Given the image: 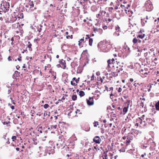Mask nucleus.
Instances as JSON below:
<instances>
[{"instance_id": "nucleus-21", "label": "nucleus", "mask_w": 159, "mask_h": 159, "mask_svg": "<svg viewBox=\"0 0 159 159\" xmlns=\"http://www.w3.org/2000/svg\"><path fill=\"white\" fill-rule=\"evenodd\" d=\"M17 17L15 15L11 16H10V22H14L16 21L17 20Z\"/></svg>"}, {"instance_id": "nucleus-35", "label": "nucleus", "mask_w": 159, "mask_h": 159, "mask_svg": "<svg viewBox=\"0 0 159 159\" xmlns=\"http://www.w3.org/2000/svg\"><path fill=\"white\" fill-rule=\"evenodd\" d=\"M153 55H154L156 57H157L159 59V49L157 51V52L155 54L154 53Z\"/></svg>"}, {"instance_id": "nucleus-9", "label": "nucleus", "mask_w": 159, "mask_h": 159, "mask_svg": "<svg viewBox=\"0 0 159 159\" xmlns=\"http://www.w3.org/2000/svg\"><path fill=\"white\" fill-rule=\"evenodd\" d=\"M9 5L7 3H4L3 5L1 6V8L0 9L3 11L5 12H6L7 10H9Z\"/></svg>"}, {"instance_id": "nucleus-54", "label": "nucleus", "mask_w": 159, "mask_h": 159, "mask_svg": "<svg viewBox=\"0 0 159 159\" xmlns=\"http://www.w3.org/2000/svg\"><path fill=\"white\" fill-rule=\"evenodd\" d=\"M21 54H20L19 55V57L17 58V59L18 61H21Z\"/></svg>"}, {"instance_id": "nucleus-25", "label": "nucleus", "mask_w": 159, "mask_h": 159, "mask_svg": "<svg viewBox=\"0 0 159 159\" xmlns=\"http://www.w3.org/2000/svg\"><path fill=\"white\" fill-rule=\"evenodd\" d=\"M132 141V140L128 139V138H127V139L126 141L124 142V143L127 146L129 144V143Z\"/></svg>"}, {"instance_id": "nucleus-53", "label": "nucleus", "mask_w": 159, "mask_h": 159, "mask_svg": "<svg viewBox=\"0 0 159 159\" xmlns=\"http://www.w3.org/2000/svg\"><path fill=\"white\" fill-rule=\"evenodd\" d=\"M51 128L52 129H56V127H57V125H51Z\"/></svg>"}, {"instance_id": "nucleus-7", "label": "nucleus", "mask_w": 159, "mask_h": 159, "mask_svg": "<svg viewBox=\"0 0 159 159\" xmlns=\"http://www.w3.org/2000/svg\"><path fill=\"white\" fill-rule=\"evenodd\" d=\"M130 102V100H127L126 102L125 103L124 107L123 110L124 114H125L127 112Z\"/></svg>"}, {"instance_id": "nucleus-55", "label": "nucleus", "mask_w": 159, "mask_h": 159, "mask_svg": "<svg viewBox=\"0 0 159 159\" xmlns=\"http://www.w3.org/2000/svg\"><path fill=\"white\" fill-rule=\"evenodd\" d=\"M95 78V77L93 74V75L91 77V80H94Z\"/></svg>"}, {"instance_id": "nucleus-59", "label": "nucleus", "mask_w": 159, "mask_h": 159, "mask_svg": "<svg viewBox=\"0 0 159 159\" xmlns=\"http://www.w3.org/2000/svg\"><path fill=\"white\" fill-rule=\"evenodd\" d=\"M86 36V37L85 38V39L86 40H87L88 39L90 38L89 36V35H87Z\"/></svg>"}, {"instance_id": "nucleus-42", "label": "nucleus", "mask_w": 159, "mask_h": 159, "mask_svg": "<svg viewBox=\"0 0 159 159\" xmlns=\"http://www.w3.org/2000/svg\"><path fill=\"white\" fill-rule=\"evenodd\" d=\"M126 128H125V127H124L122 129V134H126Z\"/></svg>"}, {"instance_id": "nucleus-15", "label": "nucleus", "mask_w": 159, "mask_h": 159, "mask_svg": "<svg viewBox=\"0 0 159 159\" xmlns=\"http://www.w3.org/2000/svg\"><path fill=\"white\" fill-rule=\"evenodd\" d=\"M85 147L86 148L84 149V151L86 152H89L91 150H93V147L91 145H89V146H88L86 144Z\"/></svg>"}, {"instance_id": "nucleus-47", "label": "nucleus", "mask_w": 159, "mask_h": 159, "mask_svg": "<svg viewBox=\"0 0 159 159\" xmlns=\"http://www.w3.org/2000/svg\"><path fill=\"white\" fill-rule=\"evenodd\" d=\"M65 99V98L63 96L62 97V98L61 99H58V101H61L62 102H64V100Z\"/></svg>"}, {"instance_id": "nucleus-4", "label": "nucleus", "mask_w": 159, "mask_h": 159, "mask_svg": "<svg viewBox=\"0 0 159 159\" xmlns=\"http://www.w3.org/2000/svg\"><path fill=\"white\" fill-rule=\"evenodd\" d=\"M120 7L122 9L124 10L125 13L127 14V15L128 16L130 17L132 16L133 13V11L131 10H130L129 9L128 7H125V5H120Z\"/></svg>"}, {"instance_id": "nucleus-26", "label": "nucleus", "mask_w": 159, "mask_h": 159, "mask_svg": "<svg viewBox=\"0 0 159 159\" xmlns=\"http://www.w3.org/2000/svg\"><path fill=\"white\" fill-rule=\"evenodd\" d=\"M28 45H27V47L29 48V50L30 51H32V49L31 48L32 47V44L30 43V41L28 42Z\"/></svg>"}, {"instance_id": "nucleus-60", "label": "nucleus", "mask_w": 159, "mask_h": 159, "mask_svg": "<svg viewBox=\"0 0 159 159\" xmlns=\"http://www.w3.org/2000/svg\"><path fill=\"white\" fill-rule=\"evenodd\" d=\"M42 114H43L42 113H41V112H38L37 113V115L38 116H40Z\"/></svg>"}, {"instance_id": "nucleus-64", "label": "nucleus", "mask_w": 159, "mask_h": 159, "mask_svg": "<svg viewBox=\"0 0 159 159\" xmlns=\"http://www.w3.org/2000/svg\"><path fill=\"white\" fill-rule=\"evenodd\" d=\"M135 126L137 127L138 126H139V123H137L135 124Z\"/></svg>"}, {"instance_id": "nucleus-50", "label": "nucleus", "mask_w": 159, "mask_h": 159, "mask_svg": "<svg viewBox=\"0 0 159 159\" xmlns=\"http://www.w3.org/2000/svg\"><path fill=\"white\" fill-rule=\"evenodd\" d=\"M11 139H12V141H14L16 139V136H12Z\"/></svg>"}, {"instance_id": "nucleus-37", "label": "nucleus", "mask_w": 159, "mask_h": 159, "mask_svg": "<svg viewBox=\"0 0 159 159\" xmlns=\"http://www.w3.org/2000/svg\"><path fill=\"white\" fill-rule=\"evenodd\" d=\"M93 40L92 38H89V44L90 46H92Z\"/></svg>"}, {"instance_id": "nucleus-3", "label": "nucleus", "mask_w": 159, "mask_h": 159, "mask_svg": "<svg viewBox=\"0 0 159 159\" xmlns=\"http://www.w3.org/2000/svg\"><path fill=\"white\" fill-rule=\"evenodd\" d=\"M144 7L146 9V11H151L153 8L152 3L150 0L146 1L145 3Z\"/></svg>"}, {"instance_id": "nucleus-1", "label": "nucleus", "mask_w": 159, "mask_h": 159, "mask_svg": "<svg viewBox=\"0 0 159 159\" xmlns=\"http://www.w3.org/2000/svg\"><path fill=\"white\" fill-rule=\"evenodd\" d=\"M108 63V67L113 70H116L117 73H119L120 71L123 70L122 68L123 66H121V64H123L122 63L117 61V59L115 57L111 59H109L107 61Z\"/></svg>"}, {"instance_id": "nucleus-14", "label": "nucleus", "mask_w": 159, "mask_h": 159, "mask_svg": "<svg viewBox=\"0 0 159 159\" xmlns=\"http://www.w3.org/2000/svg\"><path fill=\"white\" fill-rule=\"evenodd\" d=\"M59 63L61 65V68L63 69H66V62L65 60L62 59L60 60L59 61Z\"/></svg>"}, {"instance_id": "nucleus-24", "label": "nucleus", "mask_w": 159, "mask_h": 159, "mask_svg": "<svg viewBox=\"0 0 159 159\" xmlns=\"http://www.w3.org/2000/svg\"><path fill=\"white\" fill-rule=\"evenodd\" d=\"M147 124L146 123L145 120L142 121L141 123H140V125L139 126L142 128H144L146 126Z\"/></svg>"}, {"instance_id": "nucleus-48", "label": "nucleus", "mask_w": 159, "mask_h": 159, "mask_svg": "<svg viewBox=\"0 0 159 159\" xmlns=\"http://www.w3.org/2000/svg\"><path fill=\"white\" fill-rule=\"evenodd\" d=\"M33 141H34V143H33L34 144V145H36L37 143L36 142V141H37L36 139H35V138H34V139H33Z\"/></svg>"}, {"instance_id": "nucleus-6", "label": "nucleus", "mask_w": 159, "mask_h": 159, "mask_svg": "<svg viewBox=\"0 0 159 159\" xmlns=\"http://www.w3.org/2000/svg\"><path fill=\"white\" fill-rule=\"evenodd\" d=\"M28 2L26 5L25 7L27 8H29L30 9L29 10V12H31L34 10L33 8L34 7V4L33 1H31L30 0H28Z\"/></svg>"}, {"instance_id": "nucleus-33", "label": "nucleus", "mask_w": 159, "mask_h": 159, "mask_svg": "<svg viewBox=\"0 0 159 159\" xmlns=\"http://www.w3.org/2000/svg\"><path fill=\"white\" fill-rule=\"evenodd\" d=\"M85 94V93L83 91H80L79 92V95L80 97L83 96Z\"/></svg>"}, {"instance_id": "nucleus-5", "label": "nucleus", "mask_w": 159, "mask_h": 159, "mask_svg": "<svg viewBox=\"0 0 159 159\" xmlns=\"http://www.w3.org/2000/svg\"><path fill=\"white\" fill-rule=\"evenodd\" d=\"M106 12L103 11H101L99 13L96 15V17L98 18L97 20H102L103 19V16L106 14Z\"/></svg>"}, {"instance_id": "nucleus-52", "label": "nucleus", "mask_w": 159, "mask_h": 159, "mask_svg": "<svg viewBox=\"0 0 159 159\" xmlns=\"http://www.w3.org/2000/svg\"><path fill=\"white\" fill-rule=\"evenodd\" d=\"M145 116L144 115H143L142 116H141V117H140L139 118H140V119L142 120V121L144 120V119L145 117Z\"/></svg>"}, {"instance_id": "nucleus-39", "label": "nucleus", "mask_w": 159, "mask_h": 159, "mask_svg": "<svg viewBox=\"0 0 159 159\" xmlns=\"http://www.w3.org/2000/svg\"><path fill=\"white\" fill-rule=\"evenodd\" d=\"M138 42V38H134L133 40V42L134 44Z\"/></svg>"}, {"instance_id": "nucleus-44", "label": "nucleus", "mask_w": 159, "mask_h": 159, "mask_svg": "<svg viewBox=\"0 0 159 159\" xmlns=\"http://www.w3.org/2000/svg\"><path fill=\"white\" fill-rule=\"evenodd\" d=\"M105 76H102V77H100V80L101 81V83H103V80L105 79Z\"/></svg>"}, {"instance_id": "nucleus-29", "label": "nucleus", "mask_w": 159, "mask_h": 159, "mask_svg": "<svg viewBox=\"0 0 159 159\" xmlns=\"http://www.w3.org/2000/svg\"><path fill=\"white\" fill-rule=\"evenodd\" d=\"M156 109L157 111H159V101L156 103L155 105Z\"/></svg>"}, {"instance_id": "nucleus-51", "label": "nucleus", "mask_w": 159, "mask_h": 159, "mask_svg": "<svg viewBox=\"0 0 159 159\" xmlns=\"http://www.w3.org/2000/svg\"><path fill=\"white\" fill-rule=\"evenodd\" d=\"M140 106L142 108L144 106V103L143 102H141L139 104Z\"/></svg>"}, {"instance_id": "nucleus-38", "label": "nucleus", "mask_w": 159, "mask_h": 159, "mask_svg": "<svg viewBox=\"0 0 159 159\" xmlns=\"http://www.w3.org/2000/svg\"><path fill=\"white\" fill-rule=\"evenodd\" d=\"M102 30L101 29H98L97 28H94L93 31L95 33L98 32L99 31H102Z\"/></svg>"}, {"instance_id": "nucleus-62", "label": "nucleus", "mask_w": 159, "mask_h": 159, "mask_svg": "<svg viewBox=\"0 0 159 159\" xmlns=\"http://www.w3.org/2000/svg\"><path fill=\"white\" fill-rule=\"evenodd\" d=\"M8 60L9 61H12V59L11 58V56H9L8 57Z\"/></svg>"}, {"instance_id": "nucleus-2", "label": "nucleus", "mask_w": 159, "mask_h": 159, "mask_svg": "<svg viewBox=\"0 0 159 159\" xmlns=\"http://www.w3.org/2000/svg\"><path fill=\"white\" fill-rule=\"evenodd\" d=\"M107 44L106 42L102 41L99 43L98 45V48L104 52L108 51L109 49L107 48Z\"/></svg>"}, {"instance_id": "nucleus-61", "label": "nucleus", "mask_w": 159, "mask_h": 159, "mask_svg": "<svg viewBox=\"0 0 159 159\" xmlns=\"http://www.w3.org/2000/svg\"><path fill=\"white\" fill-rule=\"evenodd\" d=\"M101 132L102 134L104 133L105 132L104 129L102 128L101 129Z\"/></svg>"}, {"instance_id": "nucleus-16", "label": "nucleus", "mask_w": 159, "mask_h": 159, "mask_svg": "<svg viewBox=\"0 0 159 159\" xmlns=\"http://www.w3.org/2000/svg\"><path fill=\"white\" fill-rule=\"evenodd\" d=\"M152 62L153 66H156L159 63V59L157 57H156L152 61Z\"/></svg>"}, {"instance_id": "nucleus-19", "label": "nucleus", "mask_w": 159, "mask_h": 159, "mask_svg": "<svg viewBox=\"0 0 159 159\" xmlns=\"http://www.w3.org/2000/svg\"><path fill=\"white\" fill-rule=\"evenodd\" d=\"M134 137V135L131 133H128V135L127 136V138L132 140H133Z\"/></svg>"}, {"instance_id": "nucleus-28", "label": "nucleus", "mask_w": 159, "mask_h": 159, "mask_svg": "<svg viewBox=\"0 0 159 159\" xmlns=\"http://www.w3.org/2000/svg\"><path fill=\"white\" fill-rule=\"evenodd\" d=\"M145 34H139L137 36V38H139L141 39H143L144 36H145Z\"/></svg>"}, {"instance_id": "nucleus-40", "label": "nucleus", "mask_w": 159, "mask_h": 159, "mask_svg": "<svg viewBox=\"0 0 159 159\" xmlns=\"http://www.w3.org/2000/svg\"><path fill=\"white\" fill-rule=\"evenodd\" d=\"M50 67L51 65H47V66H45L44 67V70H45V71H46L47 70H48V68H50Z\"/></svg>"}, {"instance_id": "nucleus-41", "label": "nucleus", "mask_w": 159, "mask_h": 159, "mask_svg": "<svg viewBox=\"0 0 159 159\" xmlns=\"http://www.w3.org/2000/svg\"><path fill=\"white\" fill-rule=\"evenodd\" d=\"M112 110H115L116 111H120L121 110V108L120 107H116L115 108V109H113Z\"/></svg>"}, {"instance_id": "nucleus-43", "label": "nucleus", "mask_w": 159, "mask_h": 159, "mask_svg": "<svg viewBox=\"0 0 159 159\" xmlns=\"http://www.w3.org/2000/svg\"><path fill=\"white\" fill-rule=\"evenodd\" d=\"M98 125L99 124L98 121H95L93 123V126L94 127H97Z\"/></svg>"}, {"instance_id": "nucleus-22", "label": "nucleus", "mask_w": 159, "mask_h": 159, "mask_svg": "<svg viewBox=\"0 0 159 159\" xmlns=\"http://www.w3.org/2000/svg\"><path fill=\"white\" fill-rule=\"evenodd\" d=\"M140 74L143 75H148V74L149 72H147V71L146 70L144 69H141L140 71Z\"/></svg>"}, {"instance_id": "nucleus-57", "label": "nucleus", "mask_w": 159, "mask_h": 159, "mask_svg": "<svg viewBox=\"0 0 159 159\" xmlns=\"http://www.w3.org/2000/svg\"><path fill=\"white\" fill-rule=\"evenodd\" d=\"M31 112V113H32V115H31V116H33V114H34V113L35 112V111H34V110H31V112Z\"/></svg>"}, {"instance_id": "nucleus-18", "label": "nucleus", "mask_w": 159, "mask_h": 159, "mask_svg": "<svg viewBox=\"0 0 159 159\" xmlns=\"http://www.w3.org/2000/svg\"><path fill=\"white\" fill-rule=\"evenodd\" d=\"M150 17H149V18L148 16H146V18H144L143 19H142L141 20L144 23H146L147 22L149 23L150 22Z\"/></svg>"}, {"instance_id": "nucleus-12", "label": "nucleus", "mask_w": 159, "mask_h": 159, "mask_svg": "<svg viewBox=\"0 0 159 159\" xmlns=\"http://www.w3.org/2000/svg\"><path fill=\"white\" fill-rule=\"evenodd\" d=\"M86 40L85 39V40L84 41V37H83V38L80 39L78 41V45L79 47L81 48L83 47L84 43H86Z\"/></svg>"}, {"instance_id": "nucleus-45", "label": "nucleus", "mask_w": 159, "mask_h": 159, "mask_svg": "<svg viewBox=\"0 0 159 159\" xmlns=\"http://www.w3.org/2000/svg\"><path fill=\"white\" fill-rule=\"evenodd\" d=\"M88 54V52H87V50H84L82 52V54L83 55H85L86 56H87V55Z\"/></svg>"}, {"instance_id": "nucleus-34", "label": "nucleus", "mask_w": 159, "mask_h": 159, "mask_svg": "<svg viewBox=\"0 0 159 159\" xmlns=\"http://www.w3.org/2000/svg\"><path fill=\"white\" fill-rule=\"evenodd\" d=\"M77 96L76 94H73L71 96L72 99L73 101H75L77 99Z\"/></svg>"}, {"instance_id": "nucleus-10", "label": "nucleus", "mask_w": 159, "mask_h": 159, "mask_svg": "<svg viewBox=\"0 0 159 159\" xmlns=\"http://www.w3.org/2000/svg\"><path fill=\"white\" fill-rule=\"evenodd\" d=\"M87 104L89 106H92L94 104V100L92 97H89L88 99H86Z\"/></svg>"}, {"instance_id": "nucleus-32", "label": "nucleus", "mask_w": 159, "mask_h": 159, "mask_svg": "<svg viewBox=\"0 0 159 159\" xmlns=\"http://www.w3.org/2000/svg\"><path fill=\"white\" fill-rule=\"evenodd\" d=\"M119 151L121 152H125V149L124 147H122L120 148H118Z\"/></svg>"}, {"instance_id": "nucleus-49", "label": "nucleus", "mask_w": 159, "mask_h": 159, "mask_svg": "<svg viewBox=\"0 0 159 159\" xmlns=\"http://www.w3.org/2000/svg\"><path fill=\"white\" fill-rule=\"evenodd\" d=\"M49 107V105L47 104H45L43 105V107L45 109H47Z\"/></svg>"}, {"instance_id": "nucleus-11", "label": "nucleus", "mask_w": 159, "mask_h": 159, "mask_svg": "<svg viewBox=\"0 0 159 159\" xmlns=\"http://www.w3.org/2000/svg\"><path fill=\"white\" fill-rule=\"evenodd\" d=\"M80 78L76 79L75 77L73 78L72 80L71 81V84L73 86L76 85V84L79 81Z\"/></svg>"}, {"instance_id": "nucleus-27", "label": "nucleus", "mask_w": 159, "mask_h": 159, "mask_svg": "<svg viewBox=\"0 0 159 159\" xmlns=\"http://www.w3.org/2000/svg\"><path fill=\"white\" fill-rule=\"evenodd\" d=\"M99 150L100 151L99 148L95 146L93 147V151H94V153H96L97 152H98Z\"/></svg>"}, {"instance_id": "nucleus-13", "label": "nucleus", "mask_w": 159, "mask_h": 159, "mask_svg": "<svg viewBox=\"0 0 159 159\" xmlns=\"http://www.w3.org/2000/svg\"><path fill=\"white\" fill-rule=\"evenodd\" d=\"M93 140L94 142L98 144L100 143L102 141L100 137L98 136H96L94 138Z\"/></svg>"}, {"instance_id": "nucleus-36", "label": "nucleus", "mask_w": 159, "mask_h": 159, "mask_svg": "<svg viewBox=\"0 0 159 159\" xmlns=\"http://www.w3.org/2000/svg\"><path fill=\"white\" fill-rule=\"evenodd\" d=\"M136 122L137 123H139L140 125V123H141V122H142V120L140 118H138L136 119Z\"/></svg>"}, {"instance_id": "nucleus-31", "label": "nucleus", "mask_w": 159, "mask_h": 159, "mask_svg": "<svg viewBox=\"0 0 159 159\" xmlns=\"http://www.w3.org/2000/svg\"><path fill=\"white\" fill-rule=\"evenodd\" d=\"M24 17L23 14L22 12H20L18 14V18L20 19H23Z\"/></svg>"}, {"instance_id": "nucleus-63", "label": "nucleus", "mask_w": 159, "mask_h": 159, "mask_svg": "<svg viewBox=\"0 0 159 159\" xmlns=\"http://www.w3.org/2000/svg\"><path fill=\"white\" fill-rule=\"evenodd\" d=\"M56 66L58 68H60V67H61V65H60V63L59 64H57V65Z\"/></svg>"}, {"instance_id": "nucleus-46", "label": "nucleus", "mask_w": 159, "mask_h": 159, "mask_svg": "<svg viewBox=\"0 0 159 159\" xmlns=\"http://www.w3.org/2000/svg\"><path fill=\"white\" fill-rule=\"evenodd\" d=\"M100 93L98 91V90L95 91V95H97V96L98 97L100 95Z\"/></svg>"}, {"instance_id": "nucleus-56", "label": "nucleus", "mask_w": 159, "mask_h": 159, "mask_svg": "<svg viewBox=\"0 0 159 159\" xmlns=\"http://www.w3.org/2000/svg\"><path fill=\"white\" fill-rule=\"evenodd\" d=\"M76 114H81V113L80 112V111L79 110L77 109L75 111Z\"/></svg>"}, {"instance_id": "nucleus-58", "label": "nucleus", "mask_w": 159, "mask_h": 159, "mask_svg": "<svg viewBox=\"0 0 159 159\" xmlns=\"http://www.w3.org/2000/svg\"><path fill=\"white\" fill-rule=\"evenodd\" d=\"M122 91V89L120 87L118 88V90H117V91L119 92V93H120V92H121V91Z\"/></svg>"}, {"instance_id": "nucleus-30", "label": "nucleus", "mask_w": 159, "mask_h": 159, "mask_svg": "<svg viewBox=\"0 0 159 159\" xmlns=\"http://www.w3.org/2000/svg\"><path fill=\"white\" fill-rule=\"evenodd\" d=\"M102 157L103 158V159H108L107 155V153L105 152H104V153H103Z\"/></svg>"}, {"instance_id": "nucleus-17", "label": "nucleus", "mask_w": 159, "mask_h": 159, "mask_svg": "<svg viewBox=\"0 0 159 159\" xmlns=\"http://www.w3.org/2000/svg\"><path fill=\"white\" fill-rule=\"evenodd\" d=\"M40 141L43 142H48L49 141V140L47 139L46 135H44L43 137H42L41 136V137L40 138Z\"/></svg>"}, {"instance_id": "nucleus-23", "label": "nucleus", "mask_w": 159, "mask_h": 159, "mask_svg": "<svg viewBox=\"0 0 159 159\" xmlns=\"http://www.w3.org/2000/svg\"><path fill=\"white\" fill-rule=\"evenodd\" d=\"M116 31L115 33L116 36H118L119 35V32L120 31V27L117 25L116 27Z\"/></svg>"}, {"instance_id": "nucleus-20", "label": "nucleus", "mask_w": 159, "mask_h": 159, "mask_svg": "<svg viewBox=\"0 0 159 159\" xmlns=\"http://www.w3.org/2000/svg\"><path fill=\"white\" fill-rule=\"evenodd\" d=\"M71 32L70 31L69 32L66 31L65 33V34L67 35L66 36V38L67 39H72L73 38V35L72 34H70V33Z\"/></svg>"}, {"instance_id": "nucleus-8", "label": "nucleus", "mask_w": 159, "mask_h": 159, "mask_svg": "<svg viewBox=\"0 0 159 159\" xmlns=\"http://www.w3.org/2000/svg\"><path fill=\"white\" fill-rule=\"evenodd\" d=\"M144 56L145 57L147 63L150 62V60L152 57V55L150 52H146L144 53Z\"/></svg>"}]
</instances>
